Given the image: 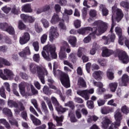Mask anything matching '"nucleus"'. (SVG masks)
Returning a JSON list of instances; mask_svg holds the SVG:
<instances>
[{
	"label": "nucleus",
	"instance_id": "nucleus-1",
	"mask_svg": "<svg viewBox=\"0 0 129 129\" xmlns=\"http://www.w3.org/2000/svg\"><path fill=\"white\" fill-rule=\"evenodd\" d=\"M94 26L95 27V26H99V27H98V29L95 30V32H93V33H90L83 39V42L85 44H88V43L91 41V39H94V38H95V34L96 35H101V34H103L107 29V23L101 21V20L95 21L94 23Z\"/></svg>",
	"mask_w": 129,
	"mask_h": 129
},
{
	"label": "nucleus",
	"instance_id": "nucleus-2",
	"mask_svg": "<svg viewBox=\"0 0 129 129\" xmlns=\"http://www.w3.org/2000/svg\"><path fill=\"white\" fill-rule=\"evenodd\" d=\"M29 71L32 74H37L39 80H40L42 84H45V77L44 75H48V71L43 66H37L35 63H30L29 64Z\"/></svg>",
	"mask_w": 129,
	"mask_h": 129
},
{
	"label": "nucleus",
	"instance_id": "nucleus-3",
	"mask_svg": "<svg viewBox=\"0 0 129 129\" xmlns=\"http://www.w3.org/2000/svg\"><path fill=\"white\" fill-rule=\"evenodd\" d=\"M42 55L47 61H50L51 58L56 59L57 58V53H56V46L55 45H46L43 48Z\"/></svg>",
	"mask_w": 129,
	"mask_h": 129
},
{
	"label": "nucleus",
	"instance_id": "nucleus-4",
	"mask_svg": "<svg viewBox=\"0 0 129 129\" xmlns=\"http://www.w3.org/2000/svg\"><path fill=\"white\" fill-rule=\"evenodd\" d=\"M57 66V62H54L53 63V74L54 76H59L60 75V82L62 85L66 87V88H68L70 87V81L69 80V76L68 74L62 73L60 70L56 71V67Z\"/></svg>",
	"mask_w": 129,
	"mask_h": 129
},
{
	"label": "nucleus",
	"instance_id": "nucleus-5",
	"mask_svg": "<svg viewBox=\"0 0 129 129\" xmlns=\"http://www.w3.org/2000/svg\"><path fill=\"white\" fill-rule=\"evenodd\" d=\"M112 13H114L116 11V16L115 14H113L112 16V26L110 32L112 33V30H113V27H114V20H116L117 21L119 22L121 19H122V17H123V14H122V12L121 10L119 9H117L116 6H113L112 7Z\"/></svg>",
	"mask_w": 129,
	"mask_h": 129
},
{
	"label": "nucleus",
	"instance_id": "nucleus-6",
	"mask_svg": "<svg viewBox=\"0 0 129 129\" xmlns=\"http://www.w3.org/2000/svg\"><path fill=\"white\" fill-rule=\"evenodd\" d=\"M25 87L26 83L24 82L21 83L19 84L20 92L22 96H25V95H31V94L29 93V91H30V87L31 88L33 94H38V91L34 88L33 85H30L27 87V90L28 91V92H26V91H25Z\"/></svg>",
	"mask_w": 129,
	"mask_h": 129
},
{
	"label": "nucleus",
	"instance_id": "nucleus-7",
	"mask_svg": "<svg viewBox=\"0 0 129 129\" xmlns=\"http://www.w3.org/2000/svg\"><path fill=\"white\" fill-rule=\"evenodd\" d=\"M77 93L85 100H88L90 97V94H93L94 93V89L91 88L89 90H78Z\"/></svg>",
	"mask_w": 129,
	"mask_h": 129
},
{
	"label": "nucleus",
	"instance_id": "nucleus-8",
	"mask_svg": "<svg viewBox=\"0 0 129 129\" xmlns=\"http://www.w3.org/2000/svg\"><path fill=\"white\" fill-rule=\"evenodd\" d=\"M116 52L118 53L119 60L121 61L122 63H123V64H127L129 62V58L126 53L119 49H117Z\"/></svg>",
	"mask_w": 129,
	"mask_h": 129
},
{
	"label": "nucleus",
	"instance_id": "nucleus-9",
	"mask_svg": "<svg viewBox=\"0 0 129 129\" xmlns=\"http://www.w3.org/2000/svg\"><path fill=\"white\" fill-rule=\"evenodd\" d=\"M51 101L55 107L56 110L58 112V113H63L65 112L67 110H68L67 108H62L61 105L59 104V102L55 97H51Z\"/></svg>",
	"mask_w": 129,
	"mask_h": 129
},
{
	"label": "nucleus",
	"instance_id": "nucleus-10",
	"mask_svg": "<svg viewBox=\"0 0 129 129\" xmlns=\"http://www.w3.org/2000/svg\"><path fill=\"white\" fill-rule=\"evenodd\" d=\"M48 106L52 113V116L54 119L56 120V125L58 126H62V122L63 121V119L64 118V117L63 116H61L60 117H58L57 116H56L54 114V113H53V105H52V103H50L49 104H48Z\"/></svg>",
	"mask_w": 129,
	"mask_h": 129
},
{
	"label": "nucleus",
	"instance_id": "nucleus-11",
	"mask_svg": "<svg viewBox=\"0 0 129 129\" xmlns=\"http://www.w3.org/2000/svg\"><path fill=\"white\" fill-rule=\"evenodd\" d=\"M49 37V40L51 42H53L54 40L59 37V33H58V29H57V27L51 26L50 28Z\"/></svg>",
	"mask_w": 129,
	"mask_h": 129
},
{
	"label": "nucleus",
	"instance_id": "nucleus-12",
	"mask_svg": "<svg viewBox=\"0 0 129 129\" xmlns=\"http://www.w3.org/2000/svg\"><path fill=\"white\" fill-rule=\"evenodd\" d=\"M93 26L94 27L93 28H92L90 27L82 28L78 29L77 32L80 35H87V34L91 32V31H92V32H93L94 33H95V30H97L96 27H98V28H99V26H95L94 24Z\"/></svg>",
	"mask_w": 129,
	"mask_h": 129
},
{
	"label": "nucleus",
	"instance_id": "nucleus-13",
	"mask_svg": "<svg viewBox=\"0 0 129 129\" xmlns=\"http://www.w3.org/2000/svg\"><path fill=\"white\" fill-rule=\"evenodd\" d=\"M30 40H31V35L29 32H26L20 37L19 42L21 45H25V44H27Z\"/></svg>",
	"mask_w": 129,
	"mask_h": 129
},
{
	"label": "nucleus",
	"instance_id": "nucleus-14",
	"mask_svg": "<svg viewBox=\"0 0 129 129\" xmlns=\"http://www.w3.org/2000/svg\"><path fill=\"white\" fill-rule=\"evenodd\" d=\"M115 32L116 35L118 36L119 39L118 42L119 44L122 46L123 45V39H125V37L122 36V30L120 27H116L115 29Z\"/></svg>",
	"mask_w": 129,
	"mask_h": 129
},
{
	"label": "nucleus",
	"instance_id": "nucleus-15",
	"mask_svg": "<svg viewBox=\"0 0 129 129\" xmlns=\"http://www.w3.org/2000/svg\"><path fill=\"white\" fill-rule=\"evenodd\" d=\"M102 40L104 41L105 45H109L110 43H113L115 40V34H109L108 36H104L102 37Z\"/></svg>",
	"mask_w": 129,
	"mask_h": 129
},
{
	"label": "nucleus",
	"instance_id": "nucleus-16",
	"mask_svg": "<svg viewBox=\"0 0 129 129\" xmlns=\"http://www.w3.org/2000/svg\"><path fill=\"white\" fill-rule=\"evenodd\" d=\"M20 17L25 23L32 24L36 21V18L33 16H29L28 15L22 14L20 15Z\"/></svg>",
	"mask_w": 129,
	"mask_h": 129
},
{
	"label": "nucleus",
	"instance_id": "nucleus-17",
	"mask_svg": "<svg viewBox=\"0 0 129 129\" xmlns=\"http://www.w3.org/2000/svg\"><path fill=\"white\" fill-rule=\"evenodd\" d=\"M114 117L115 120V124L117 126H120V121L122 119V114L121 112L119 111V109H118L114 112Z\"/></svg>",
	"mask_w": 129,
	"mask_h": 129
},
{
	"label": "nucleus",
	"instance_id": "nucleus-18",
	"mask_svg": "<svg viewBox=\"0 0 129 129\" xmlns=\"http://www.w3.org/2000/svg\"><path fill=\"white\" fill-rule=\"evenodd\" d=\"M111 120L107 116H105L102 118L101 122V126L103 129H107L109 124L111 123Z\"/></svg>",
	"mask_w": 129,
	"mask_h": 129
},
{
	"label": "nucleus",
	"instance_id": "nucleus-19",
	"mask_svg": "<svg viewBox=\"0 0 129 129\" xmlns=\"http://www.w3.org/2000/svg\"><path fill=\"white\" fill-rule=\"evenodd\" d=\"M114 52L111 49L107 48V47H103L102 56V57H109L111 55H112Z\"/></svg>",
	"mask_w": 129,
	"mask_h": 129
},
{
	"label": "nucleus",
	"instance_id": "nucleus-20",
	"mask_svg": "<svg viewBox=\"0 0 129 129\" xmlns=\"http://www.w3.org/2000/svg\"><path fill=\"white\" fill-rule=\"evenodd\" d=\"M103 75H104V73H103V72L100 71H95L93 74V77L96 80L98 81L101 80Z\"/></svg>",
	"mask_w": 129,
	"mask_h": 129
},
{
	"label": "nucleus",
	"instance_id": "nucleus-21",
	"mask_svg": "<svg viewBox=\"0 0 129 129\" xmlns=\"http://www.w3.org/2000/svg\"><path fill=\"white\" fill-rule=\"evenodd\" d=\"M31 54V50H30V47L27 46L25 47L23 50L19 53V55L22 58H25L27 55Z\"/></svg>",
	"mask_w": 129,
	"mask_h": 129
},
{
	"label": "nucleus",
	"instance_id": "nucleus-22",
	"mask_svg": "<svg viewBox=\"0 0 129 129\" xmlns=\"http://www.w3.org/2000/svg\"><path fill=\"white\" fill-rule=\"evenodd\" d=\"M118 84L117 82L110 83L108 86V88L111 92H115L117 89Z\"/></svg>",
	"mask_w": 129,
	"mask_h": 129
},
{
	"label": "nucleus",
	"instance_id": "nucleus-23",
	"mask_svg": "<svg viewBox=\"0 0 129 129\" xmlns=\"http://www.w3.org/2000/svg\"><path fill=\"white\" fill-rule=\"evenodd\" d=\"M129 81V77L127 74H124L121 78V86H126Z\"/></svg>",
	"mask_w": 129,
	"mask_h": 129
},
{
	"label": "nucleus",
	"instance_id": "nucleus-24",
	"mask_svg": "<svg viewBox=\"0 0 129 129\" xmlns=\"http://www.w3.org/2000/svg\"><path fill=\"white\" fill-rule=\"evenodd\" d=\"M73 14L72 10H68L67 9L64 10V14H63V19L64 21H67L69 20V16Z\"/></svg>",
	"mask_w": 129,
	"mask_h": 129
},
{
	"label": "nucleus",
	"instance_id": "nucleus-25",
	"mask_svg": "<svg viewBox=\"0 0 129 129\" xmlns=\"http://www.w3.org/2000/svg\"><path fill=\"white\" fill-rule=\"evenodd\" d=\"M59 58L60 60H64L67 58V53L65 52L64 47H60V49L59 52Z\"/></svg>",
	"mask_w": 129,
	"mask_h": 129
},
{
	"label": "nucleus",
	"instance_id": "nucleus-26",
	"mask_svg": "<svg viewBox=\"0 0 129 129\" xmlns=\"http://www.w3.org/2000/svg\"><path fill=\"white\" fill-rule=\"evenodd\" d=\"M101 112L102 114H108L110 112H113V109L109 107H104L101 108Z\"/></svg>",
	"mask_w": 129,
	"mask_h": 129
},
{
	"label": "nucleus",
	"instance_id": "nucleus-27",
	"mask_svg": "<svg viewBox=\"0 0 129 129\" xmlns=\"http://www.w3.org/2000/svg\"><path fill=\"white\" fill-rule=\"evenodd\" d=\"M21 11L25 13H32L33 10L31 8V5L26 4L22 6Z\"/></svg>",
	"mask_w": 129,
	"mask_h": 129
},
{
	"label": "nucleus",
	"instance_id": "nucleus-28",
	"mask_svg": "<svg viewBox=\"0 0 129 129\" xmlns=\"http://www.w3.org/2000/svg\"><path fill=\"white\" fill-rule=\"evenodd\" d=\"M84 104L77 105V107L78 109L76 111V115L78 118H81V116H82V115H81V113L80 112V108H84Z\"/></svg>",
	"mask_w": 129,
	"mask_h": 129
},
{
	"label": "nucleus",
	"instance_id": "nucleus-29",
	"mask_svg": "<svg viewBox=\"0 0 129 129\" xmlns=\"http://www.w3.org/2000/svg\"><path fill=\"white\" fill-rule=\"evenodd\" d=\"M59 21H60L59 16L57 14H54L50 20V23L53 25H55V24H57Z\"/></svg>",
	"mask_w": 129,
	"mask_h": 129
},
{
	"label": "nucleus",
	"instance_id": "nucleus-30",
	"mask_svg": "<svg viewBox=\"0 0 129 129\" xmlns=\"http://www.w3.org/2000/svg\"><path fill=\"white\" fill-rule=\"evenodd\" d=\"M4 74L9 78H14V73L12 71H11V70H9L8 69H4Z\"/></svg>",
	"mask_w": 129,
	"mask_h": 129
},
{
	"label": "nucleus",
	"instance_id": "nucleus-31",
	"mask_svg": "<svg viewBox=\"0 0 129 129\" xmlns=\"http://www.w3.org/2000/svg\"><path fill=\"white\" fill-rule=\"evenodd\" d=\"M68 41L70 44H71L72 47H75L76 46V42H77V39L75 36H70L68 38Z\"/></svg>",
	"mask_w": 129,
	"mask_h": 129
},
{
	"label": "nucleus",
	"instance_id": "nucleus-32",
	"mask_svg": "<svg viewBox=\"0 0 129 129\" xmlns=\"http://www.w3.org/2000/svg\"><path fill=\"white\" fill-rule=\"evenodd\" d=\"M15 108H16V109L14 110L15 112H16V113L17 114L20 113V112H21L22 110H25V106L22 103L19 102L17 107H15Z\"/></svg>",
	"mask_w": 129,
	"mask_h": 129
},
{
	"label": "nucleus",
	"instance_id": "nucleus-33",
	"mask_svg": "<svg viewBox=\"0 0 129 129\" xmlns=\"http://www.w3.org/2000/svg\"><path fill=\"white\" fill-rule=\"evenodd\" d=\"M106 76L109 80H113L114 79V73L110 70H108L106 72Z\"/></svg>",
	"mask_w": 129,
	"mask_h": 129
},
{
	"label": "nucleus",
	"instance_id": "nucleus-34",
	"mask_svg": "<svg viewBox=\"0 0 129 129\" xmlns=\"http://www.w3.org/2000/svg\"><path fill=\"white\" fill-rule=\"evenodd\" d=\"M30 118L31 120H32L34 124L35 125H40V124H41V121L38 119L37 118L35 117V116L33 115L30 114Z\"/></svg>",
	"mask_w": 129,
	"mask_h": 129
},
{
	"label": "nucleus",
	"instance_id": "nucleus-35",
	"mask_svg": "<svg viewBox=\"0 0 129 129\" xmlns=\"http://www.w3.org/2000/svg\"><path fill=\"white\" fill-rule=\"evenodd\" d=\"M3 113L4 114H6V115H8V117H12V116H13V113H12V111L8 108H4L3 109Z\"/></svg>",
	"mask_w": 129,
	"mask_h": 129
},
{
	"label": "nucleus",
	"instance_id": "nucleus-36",
	"mask_svg": "<svg viewBox=\"0 0 129 129\" xmlns=\"http://www.w3.org/2000/svg\"><path fill=\"white\" fill-rule=\"evenodd\" d=\"M100 10L102 11L103 16H107L108 15V10L103 5H100Z\"/></svg>",
	"mask_w": 129,
	"mask_h": 129
},
{
	"label": "nucleus",
	"instance_id": "nucleus-37",
	"mask_svg": "<svg viewBox=\"0 0 129 129\" xmlns=\"http://www.w3.org/2000/svg\"><path fill=\"white\" fill-rule=\"evenodd\" d=\"M9 121L11 125H15V126H19V124L18 123V121L16 120V119L13 118V116L11 117H8Z\"/></svg>",
	"mask_w": 129,
	"mask_h": 129
},
{
	"label": "nucleus",
	"instance_id": "nucleus-38",
	"mask_svg": "<svg viewBox=\"0 0 129 129\" xmlns=\"http://www.w3.org/2000/svg\"><path fill=\"white\" fill-rule=\"evenodd\" d=\"M8 106L9 107H18V104L16 102L13 101L12 100H8Z\"/></svg>",
	"mask_w": 129,
	"mask_h": 129
},
{
	"label": "nucleus",
	"instance_id": "nucleus-39",
	"mask_svg": "<svg viewBox=\"0 0 129 129\" xmlns=\"http://www.w3.org/2000/svg\"><path fill=\"white\" fill-rule=\"evenodd\" d=\"M5 31L7 32V33L10 35H14V34H15V29L12 26L8 25Z\"/></svg>",
	"mask_w": 129,
	"mask_h": 129
},
{
	"label": "nucleus",
	"instance_id": "nucleus-40",
	"mask_svg": "<svg viewBox=\"0 0 129 129\" xmlns=\"http://www.w3.org/2000/svg\"><path fill=\"white\" fill-rule=\"evenodd\" d=\"M78 85L80 86H82V87H86V83L84 79L82 78H80L78 80Z\"/></svg>",
	"mask_w": 129,
	"mask_h": 129
},
{
	"label": "nucleus",
	"instance_id": "nucleus-41",
	"mask_svg": "<svg viewBox=\"0 0 129 129\" xmlns=\"http://www.w3.org/2000/svg\"><path fill=\"white\" fill-rule=\"evenodd\" d=\"M41 22L43 24V26L44 28H45V29H47V28H49L50 24L48 20H47L46 19L42 18L41 20Z\"/></svg>",
	"mask_w": 129,
	"mask_h": 129
},
{
	"label": "nucleus",
	"instance_id": "nucleus-42",
	"mask_svg": "<svg viewBox=\"0 0 129 129\" xmlns=\"http://www.w3.org/2000/svg\"><path fill=\"white\" fill-rule=\"evenodd\" d=\"M0 123H2L3 124H4L5 126L6 127V128H8V129L11 128V125H10L9 122L7 121V120L5 119H1Z\"/></svg>",
	"mask_w": 129,
	"mask_h": 129
},
{
	"label": "nucleus",
	"instance_id": "nucleus-43",
	"mask_svg": "<svg viewBox=\"0 0 129 129\" xmlns=\"http://www.w3.org/2000/svg\"><path fill=\"white\" fill-rule=\"evenodd\" d=\"M1 10L4 12V13H5V14H8L10 12H11L12 8L8 6H5L2 7Z\"/></svg>",
	"mask_w": 129,
	"mask_h": 129
},
{
	"label": "nucleus",
	"instance_id": "nucleus-44",
	"mask_svg": "<svg viewBox=\"0 0 129 129\" xmlns=\"http://www.w3.org/2000/svg\"><path fill=\"white\" fill-rule=\"evenodd\" d=\"M8 27H9V24L6 22L0 23V30L2 31H6Z\"/></svg>",
	"mask_w": 129,
	"mask_h": 129
},
{
	"label": "nucleus",
	"instance_id": "nucleus-45",
	"mask_svg": "<svg viewBox=\"0 0 129 129\" xmlns=\"http://www.w3.org/2000/svg\"><path fill=\"white\" fill-rule=\"evenodd\" d=\"M64 44L66 46H62L61 47H63L64 52L68 53V54H69V53L71 52V48H70V46H69V44H68L67 42H64Z\"/></svg>",
	"mask_w": 129,
	"mask_h": 129
},
{
	"label": "nucleus",
	"instance_id": "nucleus-46",
	"mask_svg": "<svg viewBox=\"0 0 129 129\" xmlns=\"http://www.w3.org/2000/svg\"><path fill=\"white\" fill-rule=\"evenodd\" d=\"M41 106H42V110L44 111L45 113H48L49 111H48V108H47V105H46V103L43 101L41 102Z\"/></svg>",
	"mask_w": 129,
	"mask_h": 129
},
{
	"label": "nucleus",
	"instance_id": "nucleus-47",
	"mask_svg": "<svg viewBox=\"0 0 129 129\" xmlns=\"http://www.w3.org/2000/svg\"><path fill=\"white\" fill-rule=\"evenodd\" d=\"M121 111L124 114H127V113H129V108L126 105H124L121 107Z\"/></svg>",
	"mask_w": 129,
	"mask_h": 129
},
{
	"label": "nucleus",
	"instance_id": "nucleus-48",
	"mask_svg": "<svg viewBox=\"0 0 129 129\" xmlns=\"http://www.w3.org/2000/svg\"><path fill=\"white\" fill-rule=\"evenodd\" d=\"M98 119V117L96 116L95 115H93L92 116L89 115L88 116V122H90L91 121H92L93 120L94 121H96Z\"/></svg>",
	"mask_w": 129,
	"mask_h": 129
},
{
	"label": "nucleus",
	"instance_id": "nucleus-49",
	"mask_svg": "<svg viewBox=\"0 0 129 129\" xmlns=\"http://www.w3.org/2000/svg\"><path fill=\"white\" fill-rule=\"evenodd\" d=\"M96 46H97L96 43H94L93 44V48L90 50L91 55H95V53H96Z\"/></svg>",
	"mask_w": 129,
	"mask_h": 129
},
{
	"label": "nucleus",
	"instance_id": "nucleus-50",
	"mask_svg": "<svg viewBox=\"0 0 129 129\" xmlns=\"http://www.w3.org/2000/svg\"><path fill=\"white\" fill-rule=\"evenodd\" d=\"M48 38V35L47 34H44L42 35L40 38V41L42 44H45L46 41H47V39Z\"/></svg>",
	"mask_w": 129,
	"mask_h": 129
},
{
	"label": "nucleus",
	"instance_id": "nucleus-51",
	"mask_svg": "<svg viewBox=\"0 0 129 129\" xmlns=\"http://www.w3.org/2000/svg\"><path fill=\"white\" fill-rule=\"evenodd\" d=\"M11 13L13 14V15H19V14H20V10L17 9V7L14 6L11 9Z\"/></svg>",
	"mask_w": 129,
	"mask_h": 129
},
{
	"label": "nucleus",
	"instance_id": "nucleus-52",
	"mask_svg": "<svg viewBox=\"0 0 129 129\" xmlns=\"http://www.w3.org/2000/svg\"><path fill=\"white\" fill-rule=\"evenodd\" d=\"M69 116L70 117L71 121L72 122H76V121H77V119H76V118H75V115H74L73 113H69Z\"/></svg>",
	"mask_w": 129,
	"mask_h": 129
},
{
	"label": "nucleus",
	"instance_id": "nucleus-53",
	"mask_svg": "<svg viewBox=\"0 0 129 129\" xmlns=\"http://www.w3.org/2000/svg\"><path fill=\"white\" fill-rule=\"evenodd\" d=\"M120 5L121 7L124 8L125 9H128L129 8V4L127 1H122L120 2Z\"/></svg>",
	"mask_w": 129,
	"mask_h": 129
},
{
	"label": "nucleus",
	"instance_id": "nucleus-54",
	"mask_svg": "<svg viewBox=\"0 0 129 129\" xmlns=\"http://www.w3.org/2000/svg\"><path fill=\"white\" fill-rule=\"evenodd\" d=\"M85 49L84 48L80 47L78 50V52L77 53V55L78 57H79L80 58L82 56V53H83L84 51H85Z\"/></svg>",
	"mask_w": 129,
	"mask_h": 129
},
{
	"label": "nucleus",
	"instance_id": "nucleus-55",
	"mask_svg": "<svg viewBox=\"0 0 129 129\" xmlns=\"http://www.w3.org/2000/svg\"><path fill=\"white\" fill-rule=\"evenodd\" d=\"M18 28L19 30H25L26 29V25L22 21L18 22Z\"/></svg>",
	"mask_w": 129,
	"mask_h": 129
},
{
	"label": "nucleus",
	"instance_id": "nucleus-56",
	"mask_svg": "<svg viewBox=\"0 0 129 129\" xmlns=\"http://www.w3.org/2000/svg\"><path fill=\"white\" fill-rule=\"evenodd\" d=\"M74 26L76 29L80 28L81 27V21L79 20H76L74 22Z\"/></svg>",
	"mask_w": 129,
	"mask_h": 129
},
{
	"label": "nucleus",
	"instance_id": "nucleus-57",
	"mask_svg": "<svg viewBox=\"0 0 129 129\" xmlns=\"http://www.w3.org/2000/svg\"><path fill=\"white\" fill-rule=\"evenodd\" d=\"M93 84H94V86H97L98 88H101L103 87V84L100 82H93Z\"/></svg>",
	"mask_w": 129,
	"mask_h": 129
},
{
	"label": "nucleus",
	"instance_id": "nucleus-58",
	"mask_svg": "<svg viewBox=\"0 0 129 129\" xmlns=\"http://www.w3.org/2000/svg\"><path fill=\"white\" fill-rule=\"evenodd\" d=\"M0 95L3 98H6L7 96H6V93H5V88L2 87L0 88Z\"/></svg>",
	"mask_w": 129,
	"mask_h": 129
},
{
	"label": "nucleus",
	"instance_id": "nucleus-59",
	"mask_svg": "<svg viewBox=\"0 0 129 129\" xmlns=\"http://www.w3.org/2000/svg\"><path fill=\"white\" fill-rule=\"evenodd\" d=\"M35 30L37 33H41L43 31V29L42 28L39 27L38 24H35Z\"/></svg>",
	"mask_w": 129,
	"mask_h": 129
},
{
	"label": "nucleus",
	"instance_id": "nucleus-60",
	"mask_svg": "<svg viewBox=\"0 0 129 129\" xmlns=\"http://www.w3.org/2000/svg\"><path fill=\"white\" fill-rule=\"evenodd\" d=\"M87 106L88 108L92 109L94 106H93V101H87Z\"/></svg>",
	"mask_w": 129,
	"mask_h": 129
},
{
	"label": "nucleus",
	"instance_id": "nucleus-61",
	"mask_svg": "<svg viewBox=\"0 0 129 129\" xmlns=\"http://www.w3.org/2000/svg\"><path fill=\"white\" fill-rule=\"evenodd\" d=\"M64 106H68L70 107L72 109H74L75 106H74V104H73V102L70 101L65 104Z\"/></svg>",
	"mask_w": 129,
	"mask_h": 129
},
{
	"label": "nucleus",
	"instance_id": "nucleus-62",
	"mask_svg": "<svg viewBox=\"0 0 129 129\" xmlns=\"http://www.w3.org/2000/svg\"><path fill=\"white\" fill-rule=\"evenodd\" d=\"M106 91V90H105V88H104L103 87L99 88L97 90V93L98 94H102V93H103V92H105Z\"/></svg>",
	"mask_w": 129,
	"mask_h": 129
},
{
	"label": "nucleus",
	"instance_id": "nucleus-63",
	"mask_svg": "<svg viewBox=\"0 0 129 129\" xmlns=\"http://www.w3.org/2000/svg\"><path fill=\"white\" fill-rule=\"evenodd\" d=\"M33 46L34 48L35 51H39V42H38V41L33 42Z\"/></svg>",
	"mask_w": 129,
	"mask_h": 129
},
{
	"label": "nucleus",
	"instance_id": "nucleus-64",
	"mask_svg": "<svg viewBox=\"0 0 129 129\" xmlns=\"http://www.w3.org/2000/svg\"><path fill=\"white\" fill-rule=\"evenodd\" d=\"M33 60L34 61H35V62H39V61H40V55H39V54H35L33 55Z\"/></svg>",
	"mask_w": 129,
	"mask_h": 129
}]
</instances>
